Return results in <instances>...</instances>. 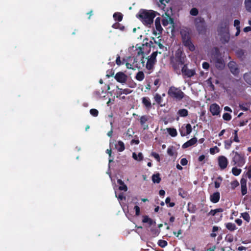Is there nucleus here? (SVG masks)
<instances>
[{
	"label": "nucleus",
	"mask_w": 251,
	"mask_h": 251,
	"mask_svg": "<svg viewBox=\"0 0 251 251\" xmlns=\"http://www.w3.org/2000/svg\"><path fill=\"white\" fill-rule=\"evenodd\" d=\"M157 55V51L153 52L150 58H148L147 62L146 63V68L151 70H152L153 68V66L156 62V56Z\"/></svg>",
	"instance_id": "9"
},
{
	"label": "nucleus",
	"mask_w": 251,
	"mask_h": 251,
	"mask_svg": "<svg viewBox=\"0 0 251 251\" xmlns=\"http://www.w3.org/2000/svg\"><path fill=\"white\" fill-rule=\"evenodd\" d=\"M186 59L185 53L179 50L176 51L175 56L171 58V64L174 72L177 75L180 74V67L185 64Z\"/></svg>",
	"instance_id": "2"
},
{
	"label": "nucleus",
	"mask_w": 251,
	"mask_h": 251,
	"mask_svg": "<svg viewBox=\"0 0 251 251\" xmlns=\"http://www.w3.org/2000/svg\"><path fill=\"white\" fill-rule=\"evenodd\" d=\"M161 178L160 177V174L159 173L153 174L152 176V180L153 183H159L161 181Z\"/></svg>",
	"instance_id": "29"
},
{
	"label": "nucleus",
	"mask_w": 251,
	"mask_h": 251,
	"mask_svg": "<svg viewBox=\"0 0 251 251\" xmlns=\"http://www.w3.org/2000/svg\"><path fill=\"white\" fill-rule=\"evenodd\" d=\"M202 68L205 70H208L209 64L208 62H204L202 64Z\"/></svg>",
	"instance_id": "58"
},
{
	"label": "nucleus",
	"mask_w": 251,
	"mask_h": 251,
	"mask_svg": "<svg viewBox=\"0 0 251 251\" xmlns=\"http://www.w3.org/2000/svg\"><path fill=\"white\" fill-rule=\"evenodd\" d=\"M232 153L233 156L232 159V162L234 165H237L238 167H242L245 163L244 156L237 151H233Z\"/></svg>",
	"instance_id": "6"
},
{
	"label": "nucleus",
	"mask_w": 251,
	"mask_h": 251,
	"mask_svg": "<svg viewBox=\"0 0 251 251\" xmlns=\"http://www.w3.org/2000/svg\"><path fill=\"white\" fill-rule=\"evenodd\" d=\"M190 13L192 16H197L199 13V11L196 8H193L191 9Z\"/></svg>",
	"instance_id": "52"
},
{
	"label": "nucleus",
	"mask_w": 251,
	"mask_h": 251,
	"mask_svg": "<svg viewBox=\"0 0 251 251\" xmlns=\"http://www.w3.org/2000/svg\"><path fill=\"white\" fill-rule=\"evenodd\" d=\"M116 63L117 65L120 66L122 64V62L121 61L120 56L119 55H117V56L116 57Z\"/></svg>",
	"instance_id": "59"
},
{
	"label": "nucleus",
	"mask_w": 251,
	"mask_h": 251,
	"mask_svg": "<svg viewBox=\"0 0 251 251\" xmlns=\"http://www.w3.org/2000/svg\"><path fill=\"white\" fill-rule=\"evenodd\" d=\"M222 180L223 178L221 176H219L216 178V180L214 181V186L215 188L217 189L220 187Z\"/></svg>",
	"instance_id": "30"
},
{
	"label": "nucleus",
	"mask_w": 251,
	"mask_h": 251,
	"mask_svg": "<svg viewBox=\"0 0 251 251\" xmlns=\"http://www.w3.org/2000/svg\"><path fill=\"white\" fill-rule=\"evenodd\" d=\"M145 75L143 72L139 71L136 75L135 78L139 81H142L144 79Z\"/></svg>",
	"instance_id": "34"
},
{
	"label": "nucleus",
	"mask_w": 251,
	"mask_h": 251,
	"mask_svg": "<svg viewBox=\"0 0 251 251\" xmlns=\"http://www.w3.org/2000/svg\"><path fill=\"white\" fill-rule=\"evenodd\" d=\"M188 161L185 158H182L180 160V164L182 166H185L187 164Z\"/></svg>",
	"instance_id": "60"
},
{
	"label": "nucleus",
	"mask_w": 251,
	"mask_h": 251,
	"mask_svg": "<svg viewBox=\"0 0 251 251\" xmlns=\"http://www.w3.org/2000/svg\"><path fill=\"white\" fill-rule=\"evenodd\" d=\"M168 95L177 100H181L184 97V93L179 88L174 86L169 88L168 91Z\"/></svg>",
	"instance_id": "5"
},
{
	"label": "nucleus",
	"mask_w": 251,
	"mask_h": 251,
	"mask_svg": "<svg viewBox=\"0 0 251 251\" xmlns=\"http://www.w3.org/2000/svg\"><path fill=\"white\" fill-rule=\"evenodd\" d=\"M142 103L146 110L149 111L152 107L150 99L148 97H144L142 98Z\"/></svg>",
	"instance_id": "14"
},
{
	"label": "nucleus",
	"mask_w": 251,
	"mask_h": 251,
	"mask_svg": "<svg viewBox=\"0 0 251 251\" xmlns=\"http://www.w3.org/2000/svg\"><path fill=\"white\" fill-rule=\"evenodd\" d=\"M167 130L168 132V133L172 136V137H176L177 135V132L176 128H167Z\"/></svg>",
	"instance_id": "28"
},
{
	"label": "nucleus",
	"mask_w": 251,
	"mask_h": 251,
	"mask_svg": "<svg viewBox=\"0 0 251 251\" xmlns=\"http://www.w3.org/2000/svg\"><path fill=\"white\" fill-rule=\"evenodd\" d=\"M162 25H163L164 26H166L170 24V23L169 22V21H168V20L167 18H165V19H163L162 20Z\"/></svg>",
	"instance_id": "61"
},
{
	"label": "nucleus",
	"mask_w": 251,
	"mask_h": 251,
	"mask_svg": "<svg viewBox=\"0 0 251 251\" xmlns=\"http://www.w3.org/2000/svg\"><path fill=\"white\" fill-rule=\"evenodd\" d=\"M225 240L229 243H231L233 241V236L231 234H228L226 235Z\"/></svg>",
	"instance_id": "48"
},
{
	"label": "nucleus",
	"mask_w": 251,
	"mask_h": 251,
	"mask_svg": "<svg viewBox=\"0 0 251 251\" xmlns=\"http://www.w3.org/2000/svg\"><path fill=\"white\" fill-rule=\"evenodd\" d=\"M197 142V139L196 137H194L185 142L183 144L182 148L183 149H186L192 146L195 145Z\"/></svg>",
	"instance_id": "20"
},
{
	"label": "nucleus",
	"mask_w": 251,
	"mask_h": 251,
	"mask_svg": "<svg viewBox=\"0 0 251 251\" xmlns=\"http://www.w3.org/2000/svg\"><path fill=\"white\" fill-rule=\"evenodd\" d=\"M241 171L242 170L241 169H238L236 167H233L232 169V173L233 175H234L235 176H239L241 173Z\"/></svg>",
	"instance_id": "41"
},
{
	"label": "nucleus",
	"mask_w": 251,
	"mask_h": 251,
	"mask_svg": "<svg viewBox=\"0 0 251 251\" xmlns=\"http://www.w3.org/2000/svg\"><path fill=\"white\" fill-rule=\"evenodd\" d=\"M151 156L153 157L157 161H158V162L160 161V156L158 153H157L155 152L152 151L151 153Z\"/></svg>",
	"instance_id": "47"
},
{
	"label": "nucleus",
	"mask_w": 251,
	"mask_h": 251,
	"mask_svg": "<svg viewBox=\"0 0 251 251\" xmlns=\"http://www.w3.org/2000/svg\"><path fill=\"white\" fill-rule=\"evenodd\" d=\"M244 79L247 83L251 85V73H245L244 75Z\"/></svg>",
	"instance_id": "32"
},
{
	"label": "nucleus",
	"mask_w": 251,
	"mask_h": 251,
	"mask_svg": "<svg viewBox=\"0 0 251 251\" xmlns=\"http://www.w3.org/2000/svg\"><path fill=\"white\" fill-rule=\"evenodd\" d=\"M131 92H132V91L129 89H123V93L124 94L127 95V94L131 93Z\"/></svg>",
	"instance_id": "63"
},
{
	"label": "nucleus",
	"mask_w": 251,
	"mask_h": 251,
	"mask_svg": "<svg viewBox=\"0 0 251 251\" xmlns=\"http://www.w3.org/2000/svg\"><path fill=\"white\" fill-rule=\"evenodd\" d=\"M245 176L249 179L251 178V165L248 167V171L245 174Z\"/></svg>",
	"instance_id": "53"
},
{
	"label": "nucleus",
	"mask_w": 251,
	"mask_h": 251,
	"mask_svg": "<svg viewBox=\"0 0 251 251\" xmlns=\"http://www.w3.org/2000/svg\"><path fill=\"white\" fill-rule=\"evenodd\" d=\"M154 99L155 102L159 105L161 107L164 106L165 104H162V102L163 101L162 98L161 96L158 94L156 93L155 95L154 96Z\"/></svg>",
	"instance_id": "21"
},
{
	"label": "nucleus",
	"mask_w": 251,
	"mask_h": 251,
	"mask_svg": "<svg viewBox=\"0 0 251 251\" xmlns=\"http://www.w3.org/2000/svg\"><path fill=\"white\" fill-rule=\"evenodd\" d=\"M184 78H191L196 75V71L195 69H189L188 67V64H184L180 70V73Z\"/></svg>",
	"instance_id": "8"
},
{
	"label": "nucleus",
	"mask_w": 251,
	"mask_h": 251,
	"mask_svg": "<svg viewBox=\"0 0 251 251\" xmlns=\"http://www.w3.org/2000/svg\"><path fill=\"white\" fill-rule=\"evenodd\" d=\"M171 201V199L170 197H167L166 200H165V202L166 204H168L169 203V207H174L175 205V202H170Z\"/></svg>",
	"instance_id": "51"
},
{
	"label": "nucleus",
	"mask_w": 251,
	"mask_h": 251,
	"mask_svg": "<svg viewBox=\"0 0 251 251\" xmlns=\"http://www.w3.org/2000/svg\"><path fill=\"white\" fill-rule=\"evenodd\" d=\"M135 211L136 216H138L140 214V208L138 205H135L134 207Z\"/></svg>",
	"instance_id": "57"
},
{
	"label": "nucleus",
	"mask_w": 251,
	"mask_h": 251,
	"mask_svg": "<svg viewBox=\"0 0 251 251\" xmlns=\"http://www.w3.org/2000/svg\"><path fill=\"white\" fill-rule=\"evenodd\" d=\"M106 153L108 154V155H109V163H110L111 162L113 161V159L111 158V154H112V150H111V149H107L106 150Z\"/></svg>",
	"instance_id": "54"
},
{
	"label": "nucleus",
	"mask_w": 251,
	"mask_h": 251,
	"mask_svg": "<svg viewBox=\"0 0 251 251\" xmlns=\"http://www.w3.org/2000/svg\"><path fill=\"white\" fill-rule=\"evenodd\" d=\"M241 217H242L248 223L250 221V216L249 214L246 212L241 213Z\"/></svg>",
	"instance_id": "39"
},
{
	"label": "nucleus",
	"mask_w": 251,
	"mask_h": 251,
	"mask_svg": "<svg viewBox=\"0 0 251 251\" xmlns=\"http://www.w3.org/2000/svg\"><path fill=\"white\" fill-rule=\"evenodd\" d=\"M132 157L135 160L141 161L143 160L144 157L142 152H139L137 154L135 152L132 153Z\"/></svg>",
	"instance_id": "27"
},
{
	"label": "nucleus",
	"mask_w": 251,
	"mask_h": 251,
	"mask_svg": "<svg viewBox=\"0 0 251 251\" xmlns=\"http://www.w3.org/2000/svg\"><path fill=\"white\" fill-rule=\"evenodd\" d=\"M123 14L120 12H115L113 14V18L115 21L121 22L123 20Z\"/></svg>",
	"instance_id": "31"
},
{
	"label": "nucleus",
	"mask_w": 251,
	"mask_h": 251,
	"mask_svg": "<svg viewBox=\"0 0 251 251\" xmlns=\"http://www.w3.org/2000/svg\"><path fill=\"white\" fill-rule=\"evenodd\" d=\"M157 13L156 12L152 10L141 9L138 12L136 17L145 25L150 27L153 24V19Z\"/></svg>",
	"instance_id": "1"
},
{
	"label": "nucleus",
	"mask_w": 251,
	"mask_h": 251,
	"mask_svg": "<svg viewBox=\"0 0 251 251\" xmlns=\"http://www.w3.org/2000/svg\"><path fill=\"white\" fill-rule=\"evenodd\" d=\"M196 28L200 34H203L206 31V25L204 20L199 17L195 20Z\"/></svg>",
	"instance_id": "7"
},
{
	"label": "nucleus",
	"mask_w": 251,
	"mask_h": 251,
	"mask_svg": "<svg viewBox=\"0 0 251 251\" xmlns=\"http://www.w3.org/2000/svg\"><path fill=\"white\" fill-rule=\"evenodd\" d=\"M117 88H118V91L117 92V97L118 98L119 97H120L121 95H122L124 93H123V89L120 88L118 87H117Z\"/></svg>",
	"instance_id": "62"
},
{
	"label": "nucleus",
	"mask_w": 251,
	"mask_h": 251,
	"mask_svg": "<svg viewBox=\"0 0 251 251\" xmlns=\"http://www.w3.org/2000/svg\"><path fill=\"white\" fill-rule=\"evenodd\" d=\"M248 120H246V121H240L238 126H244L245 125H246V124H247L248 123Z\"/></svg>",
	"instance_id": "64"
},
{
	"label": "nucleus",
	"mask_w": 251,
	"mask_h": 251,
	"mask_svg": "<svg viewBox=\"0 0 251 251\" xmlns=\"http://www.w3.org/2000/svg\"><path fill=\"white\" fill-rule=\"evenodd\" d=\"M228 68L230 72L234 75H237L239 73V70L237 67L236 63L234 61H230L228 63Z\"/></svg>",
	"instance_id": "13"
},
{
	"label": "nucleus",
	"mask_w": 251,
	"mask_h": 251,
	"mask_svg": "<svg viewBox=\"0 0 251 251\" xmlns=\"http://www.w3.org/2000/svg\"><path fill=\"white\" fill-rule=\"evenodd\" d=\"M142 222L144 223H148L150 226L155 224V222L153 221L148 216L145 215L143 216Z\"/></svg>",
	"instance_id": "23"
},
{
	"label": "nucleus",
	"mask_w": 251,
	"mask_h": 251,
	"mask_svg": "<svg viewBox=\"0 0 251 251\" xmlns=\"http://www.w3.org/2000/svg\"><path fill=\"white\" fill-rule=\"evenodd\" d=\"M110 125H111V130L109 131H108L107 134V136L109 137H111L112 136V134H113V123H112V122H110Z\"/></svg>",
	"instance_id": "56"
},
{
	"label": "nucleus",
	"mask_w": 251,
	"mask_h": 251,
	"mask_svg": "<svg viewBox=\"0 0 251 251\" xmlns=\"http://www.w3.org/2000/svg\"><path fill=\"white\" fill-rule=\"evenodd\" d=\"M158 245L161 248H164L167 246L168 243L166 241L164 240H159L158 241Z\"/></svg>",
	"instance_id": "42"
},
{
	"label": "nucleus",
	"mask_w": 251,
	"mask_h": 251,
	"mask_svg": "<svg viewBox=\"0 0 251 251\" xmlns=\"http://www.w3.org/2000/svg\"><path fill=\"white\" fill-rule=\"evenodd\" d=\"M250 104L248 103H239L240 108L244 111H247L249 110Z\"/></svg>",
	"instance_id": "33"
},
{
	"label": "nucleus",
	"mask_w": 251,
	"mask_h": 251,
	"mask_svg": "<svg viewBox=\"0 0 251 251\" xmlns=\"http://www.w3.org/2000/svg\"><path fill=\"white\" fill-rule=\"evenodd\" d=\"M167 153L171 156H173L175 155L174 148L173 146L168 147L167 149Z\"/></svg>",
	"instance_id": "43"
},
{
	"label": "nucleus",
	"mask_w": 251,
	"mask_h": 251,
	"mask_svg": "<svg viewBox=\"0 0 251 251\" xmlns=\"http://www.w3.org/2000/svg\"><path fill=\"white\" fill-rule=\"evenodd\" d=\"M114 78L117 82L125 83L127 80V76L123 72H119L116 74Z\"/></svg>",
	"instance_id": "11"
},
{
	"label": "nucleus",
	"mask_w": 251,
	"mask_h": 251,
	"mask_svg": "<svg viewBox=\"0 0 251 251\" xmlns=\"http://www.w3.org/2000/svg\"><path fill=\"white\" fill-rule=\"evenodd\" d=\"M226 228L230 231H233L236 230L237 228L235 224L232 223H227L225 224Z\"/></svg>",
	"instance_id": "26"
},
{
	"label": "nucleus",
	"mask_w": 251,
	"mask_h": 251,
	"mask_svg": "<svg viewBox=\"0 0 251 251\" xmlns=\"http://www.w3.org/2000/svg\"><path fill=\"white\" fill-rule=\"evenodd\" d=\"M231 188L232 189H235L237 186L239 185V183L237 180H233L231 182Z\"/></svg>",
	"instance_id": "45"
},
{
	"label": "nucleus",
	"mask_w": 251,
	"mask_h": 251,
	"mask_svg": "<svg viewBox=\"0 0 251 251\" xmlns=\"http://www.w3.org/2000/svg\"><path fill=\"white\" fill-rule=\"evenodd\" d=\"M238 129L237 130H234L233 134L234 135V137L233 139H232V140L233 142H235L237 143L240 142V140L238 137Z\"/></svg>",
	"instance_id": "38"
},
{
	"label": "nucleus",
	"mask_w": 251,
	"mask_h": 251,
	"mask_svg": "<svg viewBox=\"0 0 251 251\" xmlns=\"http://www.w3.org/2000/svg\"><path fill=\"white\" fill-rule=\"evenodd\" d=\"M233 142L231 138L229 140H225L224 141L225 149L226 150L229 149Z\"/></svg>",
	"instance_id": "35"
},
{
	"label": "nucleus",
	"mask_w": 251,
	"mask_h": 251,
	"mask_svg": "<svg viewBox=\"0 0 251 251\" xmlns=\"http://www.w3.org/2000/svg\"><path fill=\"white\" fill-rule=\"evenodd\" d=\"M114 74V71L113 70H108L107 71L106 76L109 78L110 76H113Z\"/></svg>",
	"instance_id": "55"
},
{
	"label": "nucleus",
	"mask_w": 251,
	"mask_h": 251,
	"mask_svg": "<svg viewBox=\"0 0 251 251\" xmlns=\"http://www.w3.org/2000/svg\"><path fill=\"white\" fill-rule=\"evenodd\" d=\"M210 201L213 203H216L219 202L220 199V194L219 192H216L210 195Z\"/></svg>",
	"instance_id": "18"
},
{
	"label": "nucleus",
	"mask_w": 251,
	"mask_h": 251,
	"mask_svg": "<svg viewBox=\"0 0 251 251\" xmlns=\"http://www.w3.org/2000/svg\"><path fill=\"white\" fill-rule=\"evenodd\" d=\"M223 118L225 121H229L231 119V116L228 113H225L223 115Z\"/></svg>",
	"instance_id": "46"
},
{
	"label": "nucleus",
	"mask_w": 251,
	"mask_h": 251,
	"mask_svg": "<svg viewBox=\"0 0 251 251\" xmlns=\"http://www.w3.org/2000/svg\"><path fill=\"white\" fill-rule=\"evenodd\" d=\"M90 113L94 117H97L99 114L98 110L97 109H94V108L91 109L90 110Z\"/></svg>",
	"instance_id": "50"
},
{
	"label": "nucleus",
	"mask_w": 251,
	"mask_h": 251,
	"mask_svg": "<svg viewBox=\"0 0 251 251\" xmlns=\"http://www.w3.org/2000/svg\"><path fill=\"white\" fill-rule=\"evenodd\" d=\"M180 35L183 45L187 48L189 50L191 51L195 50V47L192 42L190 32L187 30L182 29L180 31Z\"/></svg>",
	"instance_id": "4"
},
{
	"label": "nucleus",
	"mask_w": 251,
	"mask_h": 251,
	"mask_svg": "<svg viewBox=\"0 0 251 251\" xmlns=\"http://www.w3.org/2000/svg\"><path fill=\"white\" fill-rule=\"evenodd\" d=\"M218 164L221 169L224 170L226 168L228 164V160L225 156H219L218 158Z\"/></svg>",
	"instance_id": "12"
},
{
	"label": "nucleus",
	"mask_w": 251,
	"mask_h": 251,
	"mask_svg": "<svg viewBox=\"0 0 251 251\" xmlns=\"http://www.w3.org/2000/svg\"><path fill=\"white\" fill-rule=\"evenodd\" d=\"M177 114L180 117H186L188 115V111L186 109H180L178 110Z\"/></svg>",
	"instance_id": "25"
},
{
	"label": "nucleus",
	"mask_w": 251,
	"mask_h": 251,
	"mask_svg": "<svg viewBox=\"0 0 251 251\" xmlns=\"http://www.w3.org/2000/svg\"><path fill=\"white\" fill-rule=\"evenodd\" d=\"M192 128L191 125L190 124L183 125L181 128L179 129V131L181 136H185L190 134L192 132Z\"/></svg>",
	"instance_id": "10"
},
{
	"label": "nucleus",
	"mask_w": 251,
	"mask_h": 251,
	"mask_svg": "<svg viewBox=\"0 0 251 251\" xmlns=\"http://www.w3.org/2000/svg\"><path fill=\"white\" fill-rule=\"evenodd\" d=\"M223 211V209L221 208H217L215 209H212L210 211V212L208 213V215H212L214 216L218 212H222Z\"/></svg>",
	"instance_id": "36"
},
{
	"label": "nucleus",
	"mask_w": 251,
	"mask_h": 251,
	"mask_svg": "<svg viewBox=\"0 0 251 251\" xmlns=\"http://www.w3.org/2000/svg\"><path fill=\"white\" fill-rule=\"evenodd\" d=\"M210 111L212 115H218L220 112V107L217 103L211 104L210 106Z\"/></svg>",
	"instance_id": "15"
},
{
	"label": "nucleus",
	"mask_w": 251,
	"mask_h": 251,
	"mask_svg": "<svg viewBox=\"0 0 251 251\" xmlns=\"http://www.w3.org/2000/svg\"><path fill=\"white\" fill-rule=\"evenodd\" d=\"M211 62H213L218 70H223L225 66V63L220 50L218 47H215L211 55Z\"/></svg>",
	"instance_id": "3"
},
{
	"label": "nucleus",
	"mask_w": 251,
	"mask_h": 251,
	"mask_svg": "<svg viewBox=\"0 0 251 251\" xmlns=\"http://www.w3.org/2000/svg\"><path fill=\"white\" fill-rule=\"evenodd\" d=\"M160 21H161V19L160 17L156 18L155 20V28H156V30H157L158 31V34H161L162 31L163 30V28L161 25ZM153 34L155 35H156L157 34V33L155 30H154Z\"/></svg>",
	"instance_id": "16"
},
{
	"label": "nucleus",
	"mask_w": 251,
	"mask_h": 251,
	"mask_svg": "<svg viewBox=\"0 0 251 251\" xmlns=\"http://www.w3.org/2000/svg\"><path fill=\"white\" fill-rule=\"evenodd\" d=\"M117 183L120 185L119 187V189L120 190L124 191H126L127 190V187L126 185L121 179H118L117 180Z\"/></svg>",
	"instance_id": "24"
},
{
	"label": "nucleus",
	"mask_w": 251,
	"mask_h": 251,
	"mask_svg": "<svg viewBox=\"0 0 251 251\" xmlns=\"http://www.w3.org/2000/svg\"><path fill=\"white\" fill-rule=\"evenodd\" d=\"M240 22L238 20H235L234 21V25L235 27H236V29L238 30V32L240 31Z\"/></svg>",
	"instance_id": "49"
},
{
	"label": "nucleus",
	"mask_w": 251,
	"mask_h": 251,
	"mask_svg": "<svg viewBox=\"0 0 251 251\" xmlns=\"http://www.w3.org/2000/svg\"><path fill=\"white\" fill-rule=\"evenodd\" d=\"M247 179L242 177L240 180L241 194L243 196L247 193Z\"/></svg>",
	"instance_id": "17"
},
{
	"label": "nucleus",
	"mask_w": 251,
	"mask_h": 251,
	"mask_svg": "<svg viewBox=\"0 0 251 251\" xmlns=\"http://www.w3.org/2000/svg\"><path fill=\"white\" fill-rule=\"evenodd\" d=\"M219 151L220 149L217 146L211 148L209 150V152L211 154H214L216 152H219Z\"/></svg>",
	"instance_id": "44"
},
{
	"label": "nucleus",
	"mask_w": 251,
	"mask_h": 251,
	"mask_svg": "<svg viewBox=\"0 0 251 251\" xmlns=\"http://www.w3.org/2000/svg\"><path fill=\"white\" fill-rule=\"evenodd\" d=\"M149 120V116L147 115L142 116L140 118L141 125L143 126L144 129H147L149 128L148 125L146 123Z\"/></svg>",
	"instance_id": "19"
},
{
	"label": "nucleus",
	"mask_w": 251,
	"mask_h": 251,
	"mask_svg": "<svg viewBox=\"0 0 251 251\" xmlns=\"http://www.w3.org/2000/svg\"><path fill=\"white\" fill-rule=\"evenodd\" d=\"M245 5L246 10L248 11L251 12V0H245Z\"/></svg>",
	"instance_id": "40"
},
{
	"label": "nucleus",
	"mask_w": 251,
	"mask_h": 251,
	"mask_svg": "<svg viewBox=\"0 0 251 251\" xmlns=\"http://www.w3.org/2000/svg\"><path fill=\"white\" fill-rule=\"evenodd\" d=\"M112 27L115 29H119L120 30L122 31H124L125 30V26L123 25H122L119 24V23H116L114 24Z\"/></svg>",
	"instance_id": "37"
},
{
	"label": "nucleus",
	"mask_w": 251,
	"mask_h": 251,
	"mask_svg": "<svg viewBox=\"0 0 251 251\" xmlns=\"http://www.w3.org/2000/svg\"><path fill=\"white\" fill-rule=\"evenodd\" d=\"M115 147L119 152H122L125 149V144L122 141H119L115 145Z\"/></svg>",
	"instance_id": "22"
}]
</instances>
